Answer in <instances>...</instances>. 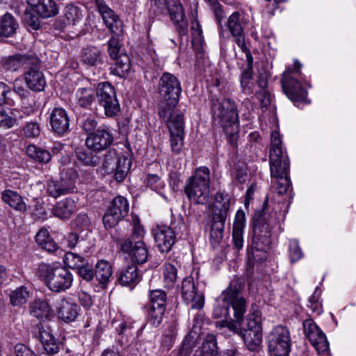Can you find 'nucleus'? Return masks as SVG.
<instances>
[{
    "mask_svg": "<svg viewBox=\"0 0 356 356\" xmlns=\"http://www.w3.org/2000/svg\"><path fill=\"white\" fill-rule=\"evenodd\" d=\"M80 307L71 298L64 297L56 306L58 318L65 323L74 321L79 314Z\"/></svg>",
    "mask_w": 356,
    "mask_h": 356,
    "instance_id": "nucleus-22",
    "label": "nucleus"
},
{
    "mask_svg": "<svg viewBox=\"0 0 356 356\" xmlns=\"http://www.w3.org/2000/svg\"><path fill=\"white\" fill-rule=\"evenodd\" d=\"M170 132V141L172 152L179 154L184 146V122L183 115H177L175 118L168 124Z\"/></svg>",
    "mask_w": 356,
    "mask_h": 356,
    "instance_id": "nucleus-19",
    "label": "nucleus"
},
{
    "mask_svg": "<svg viewBox=\"0 0 356 356\" xmlns=\"http://www.w3.org/2000/svg\"><path fill=\"white\" fill-rule=\"evenodd\" d=\"M231 197L225 191H218L210 204V242L213 247L220 244L223 238L225 222L230 213Z\"/></svg>",
    "mask_w": 356,
    "mask_h": 356,
    "instance_id": "nucleus-4",
    "label": "nucleus"
},
{
    "mask_svg": "<svg viewBox=\"0 0 356 356\" xmlns=\"http://www.w3.org/2000/svg\"><path fill=\"white\" fill-rule=\"evenodd\" d=\"M245 227V214L238 209L234 216L232 229V241L234 247L241 250L243 247V230Z\"/></svg>",
    "mask_w": 356,
    "mask_h": 356,
    "instance_id": "nucleus-26",
    "label": "nucleus"
},
{
    "mask_svg": "<svg viewBox=\"0 0 356 356\" xmlns=\"http://www.w3.org/2000/svg\"><path fill=\"white\" fill-rule=\"evenodd\" d=\"M186 227L181 215H172L169 225H157L152 230L155 243L162 253L169 252L177 238H181L186 233Z\"/></svg>",
    "mask_w": 356,
    "mask_h": 356,
    "instance_id": "nucleus-6",
    "label": "nucleus"
},
{
    "mask_svg": "<svg viewBox=\"0 0 356 356\" xmlns=\"http://www.w3.org/2000/svg\"><path fill=\"white\" fill-rule=\"evenodd\" d=\"M35 274L50 291L55 293L65 291L73 282L72 273L63 266L41 263L38 266Z\"/></svg>",
    "mask_w": 356,
    "mask_h": 356,
    "instance_id": "nucleus-5",
    "label": "nucleus"
},
{
    "mask_svg": "<svg viewBox=\"0 0 356 356\" xmlns=\"http://www.w3.org/2000/svg\"><path fill=\"white\" fill-rule=\"evenodd\" d=\"M301 64L295 61L293 69L284 72L281 80L282 87L288 98L295 104H309L307 92L299 80Z\"/></svg>",
    "mask_w": 356,
    "mask_h": 356,
    "instance_id": "nucleus-8",
    "label": "nucleus"
},
{
    "mask_svg": "<svg viewBox=\"0 0 356 356\" xmlns=\"http://www.w3.org/2000/svg\"><path fill=\"white\" fill-rule=\"evenodd\" d=\"M289 171L290 170H277V172L275 174L270 172L271 187L280 195L286 193L291 186Z\"/></svg>",
    "mask_w": 356,
    "mask_h": 356,
    "instance_id": "nucleus-27",
    "label": "nucleus"
},
{
    "mask_svg": "<svg viewBox=\"0 0 356 356\" xmlns=\"http://www.w3.org/2000/svg\"><path fill=\"white\" fill-rule=\"evenodd\" d=\"M247 327L246 330H261V314L258 309H252L246 318Z\"/></svg>",
    "mask_w": 356,
    "mask_h": 356,
    "instance_id": "nucleus-53",
    "label": "nucleus"
},
{
    "mask_svg": "<svg viewBox=\"0 0 356 356\" xmlns=\"http://www.w3.org/2000/svg\"><path fill=\"white\" fill-rule=\"evenodd\" d=\"M114 141L112 129L107 124L100 125L95 132L88 135L86 145L90 150L100 152L109 148Z\"/></svg>",
    "mask_w": 356,
    "mask_h": 356,
    "instance_id": "nucleus-13",
    "label": "nucleus"
},
{
    "mask_svg": "<svg viewBox=\"0 0 356 356\" xmlns=\"http://www.w3.org/2000/svg\"><path fill=\"white\" fill-rule=\"evenodd\" d=\"M8 356H38L29 348L22 343H17L14 347V352Z\"/></svg>",
    "mask_w": 356,
    "mask_h": 356,
    "instance_id": "nucleus-64",
    "label": "nucleus"
},
{
    "mask_svg": "<svg viewBox=\"0 0 356 356\" xmlns=\"http://www.w3.org/2000/svg\"><path fill=\"white\" fill-rule=\"evenodd\" d=\"M149 300L144 306L148 322L154 327L159 326L166 311L168 295L162 289L149 290Z\"/></svg>",
    "mask_w": 356,
    "mask_h": 356,
    "instance_id": "nucleus-9",
    "label": "nucleus"
},
{
    "mask_svg": "<svg viewBox=\"0 0 356 356\" xmlns=\"http://www.w3.org/2000/svg\"><path fill=\"white\" fill-rule=\"evenodd\" d=\"M39 339L46 353L44 355H54L59 351V344L51 331L40 329Z\"/></svg>",
    "mask_w": 356,
    "mask_h": 356,
    "instance_id": "nucleus-33",
    "label": "nucleus"
},
{
    "mask_svg": "<svg viewBox=\"0 0 356 356\" xmlns=\"http://www.w3.org/2000/svg\"><path fill=\"white\" fill-rule=\"evenodd\" d=\"M160 98L159 115L165 122L170 124L177 115H183L175 111L179 99Z\"/></svg>",
    "mask_w": 356,
    "mask_h": 356,
    "instance_id": "nucleus-28",
    "label": "nucleus"
},
{
    "mask_svg": "<svg viewBox=\"0 0 356 356\" xmlns=\"http://www.w3.org/2000/svg\"><path fill=\"white\" fill-rule=\"evenodd\" d=\"M49 124L52 132L58 136H65L70 131V118L63 108L56 107L52 110L49 116Z\"/></svg>",
    "mask_w": 356,
    "mask_h": 356,
    "instance_id": "nucleus-21",
    "label": "nucleus"
},
{
    "mask_svg": "<svg viewBox=\"0 0 356 356\" xmlns=\"http://www.w3.org/2000/svg\"><path fill=\"white\" fill-rule=\"evenodd\" d=\"M131 157L130 155L122 154L118 156L116 168L114 172L116 181L120 182L124 179L131 168Z\"/></svg>",
    "mask_w": 356,
    "mask_h": 356,
    "instance_id": "nucleus-38",
    "label": "nucleus"
},
{
    "mask_svg": "<svg viewBox=\"0 0 356 356\" xmlns=\"http://www.w3.org/2000/svg\"><path fill=\"white\" fill-rule=\"evenodd\" d=\"M210 170L200 166L195 174L188 179L184 186L187 197L195 204H204L209 197Z\"/></svg>",
    "mask_w": 356,
    "mask_h": 356,
    "instance_id": "nucleus-7",
    "label": "nucleus"
},
{
    "mask_svg": "<svg viewBox=\"0 0 356 356\" xmlns=\"http://www.w3.org/2000/svg\"><path fill=\"white\" fill-rule=\"evenodd\" d=\"M103 54L102 51L94 47H87L83 49L82 62L88 66H97L102 63Z\"/></svg>",
    "mask_w": 356,
    "mask_h": 356,
    "instance_id": "nucleus-40",
    "label": "nucleus"
},
{
    "mask_svg": "<svg viewBox=\"0 0 356 356\" xmlns=\"http://www.w3.org/2000/svg\"><path fill=\"white\" fill-rule=\"evenodd\" d=\"M35 241L41 248L49 252H56L58 246L51 238L49 232L45 228H41L35 236Z\"/></svg>",
    "mask_w": 356,
    "mask_h": 356,
    "instance_id": "nucleus-39",
    "label": "nucleus"
},
{
    "mask_svg": "<svg viewBox=\"0 0 356 356\" xmlns=\"http://www.w3.org/2000/svg\"><path fill=\"white\" fill-rule=\"evenodd\" d=\"M30 314L40 321L48 319L51 315V309L48 302L44 300H35L29 308Z\"/></svg>",
    "mask_w": 356,
    "mask_h": 356,
    "instance_id": "nucleus-34",
    "label": "nucleus"
},
{
    "mask_svg": "<svg viewBox=\"0 0 356 356\" xmlns=\"http://www.w3.org/2000/svg\"><path fill=\"white\" fill-rule=\"evenodd\" d=\"M64 15L69 24L76 25L83 17V10L75 5H67L64 10Z\"/></svg>",
    "mask_w": 356,
    "mask_h": 356,
    "instance_id": "nucleus-48",
    "label": "nucleus"
},
{
    "mask_svg": "<svg viewBox=\"0 0 356 356\" xmlns=\"http://www.w3.org/2000/svg\"><path fill=\"white\" fill-rule=\"evenodd\" d=\"M120 250L127 254L131 260L139 264H145L149 257V251L143 240L133 241L131 238L122 239Z\"/></svg>",
    "mask_w": 356,
    "mask_h": 356,
    "instance_id": "nucleus-15",
    "label": "nucleus"
},
{
    "mask_svg": "<svg viewBox=\"0 0 356 356\" xmlns=\"http://www.w3.org/2000/svg\"><path fill=\"white\" fill-rule=\"evenodd\" d=\"M218 354V346L216 336L213 334H208L202 343L201 356H216Z\"/></svg>",
    "mask_w": 356,
    "mask_h": 356,
    "instance_id": "nucleus-50",
    "label": "nucleus"
},
{
    "mask_svg": "<svg viewBox=\"0 0 356 356\" xmlns=\"http://www.w3.org/2000/svg\"><path fill=\"white\" fill-rule=\"evenodd\" d=\"M227 26L236 44L241 43L245 41L242 18L238 12H234L229 17L227 22Z\"/></svg>",
    "mask_w": 356,
    "mask_h": 356,
    "instance_id": "nucleus-30",
    "label": "nucleus"
},
{
    "mask_svg": "<svg viewBox=\"0 0 356 356\" xmlns=\"http://www.w3.org/2000/svg\"><path fill=\"white\" fill-rule=\"evenodd\" d=\"M27 3L42 18L54 17L58 13V7L54 0H26Z\"/></svg>",
    "mask_w": 356,
    "mask_h": 356,
    "instance_id": "nucleus-24",
    "label": "nucleus"
},
{
    "mask_svg": "<svg viewBox=\"0 0 356 356\" xmlns=\"http://www.w3.org/2000/svg\"><path fill=\"white\" fill-rule=\"evenodd\" d=\"M121 45L118 38L113 36L108 41V53L112 59H115L123 54H120Z\"/></svg>",
    "mask_w": 356,
    "mask_h": 356,
    "instance_id": "nucleus-59",
    "label": "nucleus"
},
{
    "mask_svg": "<svg viewBox=\"0 0 356 356\" xmlns=\"http://www.w3.org/2000/svg\"><path fill=\"white\" fill-rule=\"evenodd\" d=\"M289 251L291 262L292 263L298 261L303 257V253L296 239L289 241Z\"/></svg>",
    "mask_w": 356,
    "mask_h": 356,
    "instance_id": "nucleus-58",
    "label": "nucleus"
},
{
    "mask_svg": "<svg viewBox=\"0 0 356 356\" xmlns=\"http://www.w3.org/2000/svg\"><path fill=\"white\" fill-rule=\"evenodd\" d=\"M75 227L80 231L89 229L90 227V220L86 213H79L74 221Z\"/></svg>",
    "mask_w": 356,
    "mask_h": 356,
    "instance_id": "nucleus-61",
    "label": "nucleus"
},
{
    "mask_svg": "<svg viewBox=\"0 0 356 356\" xmlns=\"http://www.w3.org/2000/svg\"><path fill=\"white\" fill-rule=\"evenodd\" d=\"M18 28L19 24L11 14L6 13L0 17V29L3 37H13Z\"/></svg>",
    "mask_w": 356,
    "mask_h": 356,
    "instance_id": "nucleus-37",
    "label": "nucleus"
},
{
    "mask_svg": "<svg viewBox=\"0 0 356 356\" xmlns=\"http://www.w3.org/2000/svg\"><path fill=\"white\" fill-rule=\"evenodd\" d=\"M238 295L236 286L230 284L216 299L213 311L214 318H224L216 322V326L227 327L234 333H239L240 323L243 321L246 311V301Z\"/></svg>",
    "mask_w": 356,
    "mask_h": 356,
    "instance_id": "nucleus-1",
    "label": "nucleus"
},
{
    "mask_svg": "<svg viewBox=\"0 0 356 356\" xmlns=\"http://www.w3.org/2000/svg\"><path fill=\"white\" fill-rule=\"evenodd\" d=\"M38 63L31 64L25 73V81L28 87L35 92L42 91L46 86V80L42 72L39 70Z\"/></svg>",
    "mask_w": 356,
    "mask_h": 356,
    "instance_id": "nucleus-25",
    "label": "nucleus"
},
{
    "mask_svg": "<svg viewBox=\"0 0 356 356\" xmlns=\"http://www.w3.org/2000/svg\"><path fill=\"white\" fill-rule=\"evenodd\" d=\"M147 185L152 190L160 192L164 187V183L156 175H149L146 179Z\"/></svg>",
    "mask_w": 356,
    "mask_h": 356,
    "instance_id": "nucleus-62",
    "label": "nucleus"
},
{
    "mask_svg": "<svg viewBox=\"0 0 356 356\" xmlns=\"http://www.w3.org/2000/svg\"><path fill=\"white\" fill-rule=\"evenodd\" d=\"M211 110L214 122L222 128L229 143L236 147L239 131V120L234 101L229 98L220 101L217 97L211 96Z\"/></svg>",
    "mask_w": 356,
    "mask_h": 356,
    "instance_id": "nucleus-3",
    "label": "nucleus"
},
{
    "mask_svg": "<svg viewBox=\"0 0 356 356\" xmlns=\"http://www.w3.org/2000/svg\"><path fill=\"white\" fill-rule=\"evenodd\" d=\"M165 10H168L171 20L175 21L186 17L179 0H168Z\"/></svg>",
    "mask_w": 356,
    "mask_h": 356,
    "instance_id": "nucleus-51",
    "label": "nucleus"
},
{
    "mask_svg": "<svg viewBox=\"0 0 356 356\" xmlns=\"http://www.w3.org/2000/svg\"><path fill=\"white\" fill-rule=\"evenodd\" d=\"M118 155L115 149H109L104 156L102 168L107 174L115 172L117 165Z\"/></svg>",
    "mask_w": 356,
    "mask_h": 356,
    "instance_id": "nucleus-52",
    "label": "nucleus"
},
{
    "mask_svg": "<svg viewBox=\"0 0 356 356\" xmlns=\"http://www.w3.org/2000/svg\"><path fill=\"white\" fill-rule=\"evenodd\" d=\"M95 1L104 23L109 31L116 35L122 33L123 22L119 16L107 6L104 0H95Z\"/></svg>",
    "mask_w": 356,
    "mask_h": 356,
    "instance_id": "nucleus-20",
    "label": "nucleus"
},
{
    "mask_svg": "<svg viewBox=\"0 0 356 356\" xmlns=\"http://www.w3.org/2000/svg\"><path fill=\"white\" fill-rule=\"evenodd\" d=\"M2 200L16 211L24 213L26 211V204L22 196L16 191L5 190L1 193Z\"/></svg>",
    "mask_w": 356,
    "mask_h": 356,
    "instance_id": "nucleus-35",
    "label": "nucleus"
},
{
    "mask_svg": "<svg viewBox=\"0 0 356 356\" xmlns=\"http://www.w3.org/2000/svg\"><path fill=\"white\" fill-rule=\"evenodd\" d=\"M76 210L75 202L72 198L67 197L55 204L52 209V213L60 219L67 220L71 217Z\"/></svg>",
    "mask_w": 356,
    "mask_h": 356,
    "instance_id": "nucleus-31",
    "label": "nucleus"
},
{
    "mask_svg": "<svg viewBox=\"0 0 356 356\" xmlns=\"http://www.w3.org/2000/svg\"><path fill=\"white\" fill-rule=\"evenodd\" d=\"M191 31L193 47L200 52L202 49L203 35L201 25L196 18L191 22Z\"/></svg>",
    "mask_w": 356,
    "mask_h": 356,
    "instance_id": "nucleus-49",
    "label": "nucleus"
},
{
    "mask_svg": "<svg viewBox=\"0 0 356 356\" xmlns=\"http://www.w3.org/2000/svg\"><path fill=\"white\" fill-rule=\"evenodd\" d=\"M28 156L40 163H48L51 159V153L35 145H29L26 148Z\"/></svg>",
    "mask_w": 356,
    "mask_h": 356,
    "instance_id": "nucleus-42",
    "label": "nucleus"
},
{
    "mask_svg": "<svg viewBox=\"0 0 356 356\" xmlns=\"http://www.w3.org/2000/svg\"><path fill=\"white\" fill-rule=\"evenodd\" d=\"M75 104L84 108H88L95 100V91L90 87L79 88L74 94Z\"/></svg>",
    "mask_w": 356,
    "mask_h": 356,
    "instance_id": "nucleus-36",
    "label": "nucleus"
},
{
    "mask_svg": "<svg viewBox=\"0 0 356 356\" xmlns=\"http://www.w3.org/2000/svg\"><path fill=\"white\" fill-rule=\"evenodd\" d=\"M158 91L160 98L179 99L182 92L181 82L175 74L164 72L159 79Z\"/></svg>",
    "mask_w": 356,
    "mask_h": 356,
    "instance_id": "nucleus-17",
    "label": "nucleus"
},
{
    "mask_svg": "<svg viewBox=\"0 0 356 356\" xmlns=\"http://www.w3.org/2000/svg\"><path fill=\"white\" fill-rule=\"evenodd\" d=\"M110 212L118 215L122 219L127 216L129 210V205L127 200L121 195L115 197L108 208Z\"/></svg>",
    "mask_w": 356,
    "mask_h": 356,
    "instance_id": "nucleus-43",
    "label": "nucleus"
},
{
    "mask_svg": "<svg viewBox=\"0 0 356 356\" xmlns=\"http://www.w3.org/2000/svg\"><path fill=\"white\" fill-rule=\"evenodd\" d=\"M115 60V63L110 68L111 73L121 78L126 77L131 67L129 58L124 54Z\"/></svg>",
    "mask_w": 356,
    "mask_h": 356,
    "instance_id": "nucleus-45",
    "label": "nucleus"
},
{
    "mask_svg": "<svg viewBox=\"0 0 356 356\" xmlns=\"http://www.w3.org/2000/svg\"><path fill=\"white\" fill-rule=\"evenodd\" d=\"M134 321L129 317L119 316L118 318H115L113 321V325L119 336L118 341L122 343V345L128 342L127 339L124 341V336L126 337L132 336L133 334L131 330L134 328Z\"/></svg>",
    "mask_w": 356,
    "mask_h": 356,
    "instance_id": "nucleus-32",
    "label": "nucleus"
},
{
    "mask_svg": "<svg viewBox=\"0 0 356 356\" xmlns=\"http://www.w3.org/2000/svg\"><path fill=\"white\" fill-rule=\"evenodd\" d=\"M76 156L77 161L84 165L95 166L99 161L97 156L85 150L77 152Z\"/></svg>",
    "mask_w": 356,
    "mask_h": 356,
    "instance_id": "nucleus-57",
    "label": "nucleus"
},
{
    "mask_svg": "<svg viewBox=\"0 0 356 356\" xmlns=\"http://www.w3.org/2000/svg\"><path fill=\"white\" fill-rule=\"evenodd\" d=\"M35 63H38V59L36 57L15 54L3 59V67L6 70L15 72L22 67H29L31 64Z\"/></svg>",
    "mask_w": 356,
    "mask_h": 356,
    "instance_id": "nucleus-23",
    "label": "nucleus"
},
{
    "mask_svg": "<svg viewBox=\"0 0 356 356\" xmlns=\"http://www.w3.org/2000/svg\"><path fill=\"white\" fill-rule=\"evenodd\" d=\"M269 165L270 171L274 174L277 172V170H290L288 154L282 145L280 133L276 131L270 135Z\"/></svg>",
    "mask_w": 356,
    "mask_h": 356,
    "instance_id": "nucleus-11",
    "label": "nucleus"
},
{
    "mask_svg": "<svg viewBox=\"0 0 356 356\" xmlns=\"http://www.w3.org/2000/svg\"><path fill=\"white\" fill-rule=\"evenodd\" d=\"M181 297L186 304L191 303V309H200L204 304V294L197 291L192 276L185 277L181 283Z\"/></svg>",
    "mask_w": 356,
    "mask_h": 356,
    "instance_id": "nucleus-18",
    "label": "nucleus"
},
{
    "mask_svg": "<svg viewBox=\"0 0 356 356\" xmlns=\"http://www.w3.org/2000/svg\"><path fill=\"white\" fill-rule=\"evenodd\" d=\"M65 264L71 268L79 269L85 264H87V260L74 252H69L65 254Z\"/></svg>",
    "mask_w": 356,
    "mask_h": 356,
    "instance_id": "nucleus-55",
    "label": "nucleus"
},
{
    "mask_svg": "<svg viewBox=\"0 0 356 356\" xmlns=\"http://www.w3.org/2000/svg\"><path fill=\"white\" fill-rule=\"evenodd\" d=\"M77 178V173L75 170L70 169L63 175L58 181H49L47 183V192L51 197L57 198L73 193L75 189V180Z\"/></svg>",
    "mask_w": 356,
    "mask_h": 356,
    "instance_id": "nucleus-14",
    "label": "nucleus"
},
{
    "mask_svg": "<svg viewBox=\"0 0 356 356\" xmlns=\"http://www.w3.org/2000/svg\"><path fill=\"white\" fill-rule=\"evenodd\" d=\"M195 348V334L189 332L185 337L177 356H200L197 354V350Z\"/></svg>",
    "mask_w": 356,
    "mask_h": 356,
    "instance_id": "nucleus-46",
    "label": "nucleus"
},
{
    "mask_svg": "<svg viewBox=\"0 0 356 356\" xmlns=\"http://www.w3.org/2000/svg\"><path fill=\"white\" fill-rule=\"evenodd\" d=\"M97 96L99 105L104 108L106 117L113 118L120 113V107L114 87L109 82H101L97 85Z\"/></svg>",
    "mask_w": 356,
    "mask_h": 356,
    "instance_id": "nucleus-12",
    "label": "nucleus"
},
{
    "mask_svg": "<svg viewBox=\"0 0 356 356\" xmlns=\"http://www.w3.org/2000/svg\"><path fill=\"white\" fill-rule=\"evenodd\" d=\"M120 220H122L121 218H120L118 215L110 212V211L108 209L106 210L102 218L103 223L106 229H111L114 227Z\"/></svg>",
    "mask_w": 356,
    "mask_h": 356,
    "instance_id": "nucleus-63",
    "label": "nucleus"
},
{
    "mask_svg": "<svg viewBox=\"0 0 356 356\" xmlns=\"http://www.w3.org/2000/svg\"><path fill=\"white\" fill-rule=\"evenodd\" d=\"M163 278L165 284L171 287L177 279V270L176 267L171 264H165L163 266Z\"/></svg>",
    "mask_w": 356,
    "mask_h": 356,
    "instance_id": "nucleus-56",
    "label": "nucleus"
},
{
    "mask_svg": "<svg viewBox=\"0 0 356 356\" xmlns=\"http://www.w3.org/2000/svg\"><path fill=\"white\" fill-rule=\"evenodd\" d=\"M268 201L266 197L262 209L256 211L253 217L252 245L248 250V260L252 264L261 262L267 258V251L271 243V229L275 219L267 213Z\"/></svg>",
    "mask_w": 356,
    "mask_h": 356,
    "instance_id": "nucleus-2",
    "label": "nucleus"
},
{
    "mask_svg": "<svg viewBox=\"0 0 356 356\" xmlns=\"http://www.w3.org/2000/svg\"><path fill=\"white\" fill-rule=\"evenodd\" d=\"M253 70L243 69L240 76V85L241 90L245 94L252 92V79Z\"/></svg>",
    "mask_w": 356,
    "mask_h": 356,
    "instance_id": "nucleus-54",
    "label": "nucleus"
},
{
    "mask_svg": "<svg viewBox=\"0 0 356 356\" xmlns=\"http://www.w3.org/2000/svg\"><path fill=\"white\" fill-rule=\"evenodd\" d=\"M113 274L112 267L108 261L99 260L95 265V275L102 284H106Z\"/></svg>",
    "mask_w": 356,
    "mask_h": 356,
    "instance_id": "nucleus-41",
    "label": "nucleus"
},
{
    "mask_svg": "<svg viewBox=\"0 0 356 356\" xmlns=\"http://www.w3.org/2000/svg\"><path fill=\"white\" fill-rule=\"evenodd\" d=\"M23 133L26 138H36L40 134V127L36 122H29L26 124L23 129Z\"/></svg>",
    "mask_w": 356,
    "mask_h": 356,
    "instance_id": "nucleus-60",
    "label": "nucleus"
},
{
    "mask_svg": "<svg viewBox=\"0 0 356 356\" xmlns=\"http://www.w3.org/2000/svg\"><path fill=\"white\" fill-rule=\"evenodd\" d=\"M243 339L248 348L252 351L256 350L262 339L261 330H245Z\"/></svg>",
    "mask_w": 356,
    "mask_h": 356,
    "instance_id": "nucleus-47",
    "label": "nucleus"
},
{
    "mask_svg": "<svg viewBox=\"0 0 356 356\" xmlns=\"http://www.w3.org/2000/svg\"><path fill=\"white\" fill-rule=\"evenodd\" d=\"M142 280V275L139 273L135 264H131L122 269L119 274L118 281L122 286L131 288L137 285Z\"/></svg>",
    "mask_w": 356,
    "mask_h": 356,
    "instance_id": "nucleus-29",
    "label": "nucleus"
},
{
    "mask_svg": "<svg viewBox=\"0 0 356 356\" xmlns=\"http://www.w3.org/2000/svg\"><path fill=\"white\" fill-rule=\"evenodd\" d=\"M303 332L312 345L319 353H325L329 350V343L325 334L312 318L302 323Z\"/></svg>",
    "mask_w": 356,
    "mask_h": 356,
    "instance_id": "nucleus-16",
    "label": "nucleus"
},
{
    "mask_svg": "<svg viewBox=\"0 0 356 356\" xmlns=\"http://www.w3.org/2000/svg\"><path fill=\"white\" fill-rule=\"evenodd\" d=\"M291 339L289 328L284 325L275 327L268 337L270 356H289Z\"/></svg>",
    "mask_w": 356,
    "mask_h": 356,
    "instance_id": "nucleus-10",
    "label": "nucleus"
},
{
    "mask_svg": "<svg viewBox=\"0 0 356 356\" xmlns=\"http://www.w3.org/2000/svg\"><path fill=\"white\" fill-rule=\"evenodd\" d=\"M30 292L25 286H20L9 293L10 302L13 307H22L29 298Z\"/></svg>",
    "mask_w": 356,
    "mask_h": 356,
    "instance_id": "nucleus-44",
    "label": "nucleus"
}]
</instances>
